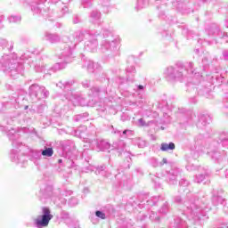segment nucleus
<instances>
[{
  "instance_id": "1",
  "label": "nucleus",
  "mask_w": 228,
  "mask_h": 228,
  "mask_svg": "<svg viewBox=\"0 0 228 228\" xmlns=\"http://www.w3.org/2000/svg\"><path fill=\"white\" fill-rule=\"evenodd\" d=\"M51 220H53V215L51 214V209H49V208H43V215L36 218L35 222L37 227H47Z\"/></svg>"
},
{
  "instance_id": "2",
  "label": "nucleus",
  "mask_w": 228,
  "mask_h": 228,
  "mask_svg": "<svg viewBox=\"0 0 228 228\" xmlns=\"http://www.w3.org/2000/svg\"><path fill=\"white\" fill-rule=\"evenodd\" d=\"M174 149H175V144L174 142H170L169 144L162 143L160 147V150L163 151H174Z\"/></svg>"
},
{
  "instance_id": "3",
  "label": "nucleus",
  "mask_w": 228,
  "mask_h": 228,
  "mask_svg": "<svg viewBox=\"0 0 228 228\" xmlns=\"http://www.w3.org/2000/svg\"><path fill=\"white\" fill-rule=\"evenodd\" d=\"M54 154V151L53 148H46L42 151V156H46L47 158H51Z\"/></svg>"
},
{
  "instance_id": "4",
  "label": "nucleus",
  "mask_w": 228,
  "mask_h": 228,
  "mask_svg": "<svg viewBox=\"0 0 228 228\" xmlns=\"http://www.w3.org/2000/svg\"><path fill=\"white\" fill-rule=\"evenodd\" d=\"M96 216H98V218H102V220H106V214H104L103 212L101 211H96L95 212Z\"/></svg>"
},
{
  "instance_id": "5",
  "label": "nucleus",
  "mask_w": 228,
  "mask_h": 228,
  "mask_svg": "<svg viewBox=\"0 0 228 228\" xmlns=\"http://www.w3.org/2000/svg\"><path fill=\"white\" fill-rule=\"evenodd\" d=\"M139 90H143V86H139Z\"/></svg>"
},
{
  "instance_id": "6",
  "label": "nucleus",
  "mask_w": 228,
  "mask_h": 228,
  "mask_svg": "<svg viewBox=\"0 0 228 228\" xmlns=\"http://www.w3.org/2000/svg\"><path fill=\"white\" fill-rule=\"evenodd\" d=\"M123 133H124V134H126V131H124Z\"/></svg>"
}]
</instances>
